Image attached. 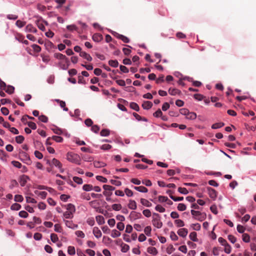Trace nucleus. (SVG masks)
<instances>
[{
  "label": "nucleus",
  "mask_w": 256,
  "mask_h": 256,
  "mask_svg": "<svg viewBox=\"0 0 256 256\" xmlns=\"http://www.w3.org/2000/svg\"><path fill=\"white\" fill-rule=\"evenodd\" d=\"M67 160L72 162L76 164H80L81 160L80 156L73 152H68L66 156Z\"/></svg>",
  "instance_id": "obj_1"
},
{
  "label": "nucleus",
  "mask_w": 256,
  "mask_h": 256,
  "mask_svg": "<svg viewBox=\"0 0 256 256\" xmlns=\"http://www.w3.org/2000/svg\"><path fill=\"white\" fill-rule=\"evenodd\" d=\"M161 218L159 214L154 213L152 216V224L154 226L158 228H160L162 226V222L160 220Z\"/></svg>",
  "instance_id": "obj_2"
},
{
  "label": "nucleus",
  "mask_w": 256,
  "mask_h": 256,
  "mask_svg": "<svg viewBox=\"0 0 256 256\" xmlns=\"http://www.w3.org/2000/svg\"><path fill=\"white\" fill-rule=\"evenodd\" d=\"M190 212L194 218L198 221L202 222L206 218V216L204 212L202 213L200 211H196L194 210H192Z\"/></svg>",
  "instance_id": "obj_3"
},
{
  "label": "nucleus",
  "mask_w": 256,
  "mask_h": 256,
  "mask_svg": "<svg viewBox=\"0 0 256 256\" xmlns=\"http://www.w3.org/2000/svg\"><path fill=\"white\" fill-rule=\"evenodd\" d=\"M19 156L21 160L23 161L26 164H28L30 161L29 156L26 152H24L20 151L19 154Z\"/></svg>",
  "instance_id": "obj_4"
},
{
  "label": "nucleus",
  "mask_w": 256,
  "mask_h": 256,
  "mask_svg": "<svg viewBox=\"0 0 256 256\" xmlns=\"http://www.w3.org/2000/svg\"><path fill=\"white\" fill-rule=\"evenodd\" d=\"M50 164L56 167H58L61 172H64V170L62 168V163L57 159L54 158L51 162L50 163Z\"/></svg>",
  "instance_id": "obj_5"
},
{
  "label": "nucleus",
  "mask_w": 256,
  "mask_h": 256,
  "mask_svg": "<svg viewBox=\"0 0 256 256\" xmlns=\"http://www.w3.org/2000/svg\"><path fill=\"white\" fill-rule=\"evenodd\" d=\"M142 215L140 212H138L134 211H132L130 213L129 218L131 220H134L140 218Z\"/></svg>",
  "instance_id": "obj_6"
},
{
  "label": "nucleus",
  "mask_w": 256,
  "mask_h": 256,
  "mask_svg": "<svg viewBox=\"0 0 256 256\" xmlns=\"http://www.w3.org/2000/svg\"><path fill=\"white\" fill-rule=\"evenodd\" d=\"M207 190L210 197L213 200L216 199L217 196V192L216 190L210 187H208Z\"/></svg>",
  "instance_id": "obj_7"
},
{
  "label": "nucleus",
  "mask_w": 256,
  "mask_h": 256,
  "mask_svg": "<svg viewBox=\"0 0 256 256\" xmlns=\"http://www.w3.org/2000/svg\"><path fill=\"white\" fill-rule=\"evenodd\" d=\"M29 177L26 175L23 174L20 177L19 182L22 186H24L26 184Z\"/></svg>",
  "instance_id": "obj_8"
},
{
  "label": "nucleus",
  "mask_w": 256,
  "mask_h": 256,
  "mask_svg": "<svg viewBox=\"0 0 256 256\" xmlns=\"http://www.w3.org/2000/svg\"><path fill=\"white\" fill-rule=\"evenodd\" d=\"M54 57L57 59L64 60L65 63H69V61L66 56L60 53H55L54 54Z\"/></svg>",
  "instance_id": "obj_9"
},
{
  "label": "nucleus",
  "mask_w": 256,
  "mask_h": 256,
  "mask_svg": "<svg viewBox=\"0 0 256 256\" xmlns=\"http://www.w3.org/2000/svg\"><path fill=\"white\" fill-rule=\"evenodd\" d=\"M114 36H116L118 38L122 40L124 43H128L130 42L129 38L128 37H126L124 35L119 34L117 32H115V34H114Z\"/></svg>",
  "instance_id": "obj_10"
},
{
  "label": "nucleus",
  "mask_w": 256,
  "mask_h": 256,
  "mask_svg": "<svg viewBox=\"0 0 256 256\" xmlns=\"http://www.w3.org/2000/svg\"><path fill=\"white\" fill-rule=\"evenodd\" d=\"M64 222L66 226L69 228L75 229L78 227V224H74L72 220H64Z\"/></svg>",
  "instance_id": "obj_11"
},
{
  "label": "nucleus",
  "mask_w": 256,
  "mask_h": 256,
  "mask_svg": "<svg viewBox=\"0 0 256 256\" xmlns=\"http://www.w3.org/2000/svg\"><path fill=\"white\" fill-rule=\"evenodd\" d=\"M178 234L180 236L184 238L187 236L188 234V230L186 228H182L178 230Z\"/></svg>",
  "instance_id": "obj_12"
},
{
  "label": "nucleus",
  "mask_w": 256,
  "mask_h": 256,
  "mask_svg": "<svg viewBox=\"0 0 256 256\" xmlns=\"http://www.w3.org/2000/svg\"><path fill=\"white\" fill-rule=\"evenodd\" d=\"M92 232L96 238H100L102 236V232L98 227L93 228Z\"/></svg>",
  "instance_id": "obj_13"
},
{
  "label": "nucleus",
  "mask_w": 256,
  "mask_h": 256,
  "mask_svg": "<svg viewBox=\"0 0 256 256\" xmlns=\"http://www.w3.org/2000/svg\"><path fill=\"white\" fill-rule=\"evenodd\" d=\"M65 207L67 211L71 212L72 214H74L76 212L75 206L72 204H68L66 205Z\"/></svg>",
  "instance_id": "obj_14"
},
{
  "label": "nucleus",
  "mask_w": 256,
  "mask_h": 256,
  "mask_svg": "<svg viewBox=\"0 0 256 256\" xmlns=\"http://www.w3.org/2000/svg\"><path fill=\"white\" fill-rule=\"evenodd\" d=\"M92 38L96 42H100L102 40L103 37L101 34L96 33L92 36Z\"/></svg>",
  "instance_id": "obj_15"
},
{
  "label": "nucleus",
  "mask_w": 256,
  "mask_h": 256,
  "mask_svg": "<svg viewBox=\"0 0 256 256\" xmlns=\"http://www.w3.org/2000/svg\"><path fill=\"white\" fill-rule=\"evenodd\" d=\"M80 56L90 62L92 61V56L85 52L82 51V52H80Z\"/></svg>",
  "instance_id": "obj_16"
},
{
  "label": "nucleus",
  "mask_w": 256,
  "mask_h": 256,
  "mask_svg": "<svg viewBox=\"0 0 256 256\" xmlns=\"http://www.w3.org/2000/svg\"><path fill=\"white\" fill-rule=\"evenodd\" d=\"M152 106V104L151 102L150 101H145L142 104V107L144 110H149Z\"/></svg>",
  "instance_id": "obj_17"
},
{
  "label": "nucleus",
  "mask_w": 256,
  "mask_h": 256,
  "mask_svg": "<svg viewBox=\"0 0 256 256\" xmlns=\"http://www.w3.org/2000/svg\"><path fill=\"white\" fill-rule=\"evenodd\" d=\"M128 207L131 210H136L137 208L136 202L134 200H130L128 204Z\"/></svg>",
  "instance_id": "obj_18"
},
{
  "label": "nucleus",
  "mask_w": 256,
  "mask_h": 256,
  "mask_svg": "<svg viewBox=\"0 0 256 256\" xmlns=\"http://www.w3.org/2000/svg\"><path fill=\"white\" fill-rule=\"evenodd\" d=\"M26 32H36L37 30L32 24H28L26 27Z\"/></svg>",
  "instance_id": "obj_19"
},
{
  "label": "nucleus",
  "mask_w": 256,
  "mask_h": 256,
  "mask_svg": "<svg viewBox=\"0 0 256 256\" xmlns=\"http://www.w3.org/2000/svg\"><path fill=\"white\" fill-rule=\"evenodd\" d=\"M168 93L172 96H175L176 94H180V91L176 88H170L168 90Z\"/></svg>",
  "instance_id": "obj_20"
},
{
  "label": "nucleus",
  "mask_w": 256,
  "mask_h": 256,
  "mask_svg": "<svg viewBox=\"0 0 256 256\" xmlns=\"http://www.w3.org/2000/svg\"><path fill=\"white\" fill-rule=\"evenodd\" d=\"M147 252L150 254L156 255L158 254V252L156 248L152 246H150L147 248Z\"/></svg>",
  "instance_id": "obj_21"
},
{
  "label": "nucleus",
  "mask_w": 256,
  "mask_h": 256,
  "mask_svg": "<svg viewBox=\"0 0 256 256\" xmlns=\"http://www.w3.org/2000/svg\"><path fill=\"white\" fill-rule=\"evenodd\" d=\"M96 221L98 224L101 225L104 224V218L102 216H98L96 218Z\"/></svg>",
  "instance_id": "obj_22"
},
{
  "label": "nucleus",
  "mask_w": 256,
  "mask_h": 256,
  "mask_svg": "<svg viewBox=\"0 0 256 256\" xmlns=\"http://www.w3.org/2000/svg\"><path fill=\"white\" fill-rule=\"evenodd\" d=\"M140 203L142 205L147 207H150L152 206L151 202H150L148 200L143 198L140 199Z\"/></svg>",
  "instance_id": "obj_23"
},
{
  "label": "nucleus",
  "mask_w": 256,
  "mask_h": 256,
  "mask_svg": "<svg viewBox=\"0 0 256 256\" xmlns=\"http://www.w3.org/2000/svg\"><path fill=\"white\" fill-rule=\"evenodd\" d=\"M134 188L136 190L142 192H148V188L144 186H134Z\"/></svg>",
  "instance_id": "obj_24"
},
{
  "label": "nucleus",
  "mask_w": 256,
  "mask_h": 256,
  "mask_svg": "<svg viewBox=\"0 0 256 256\" xmlns=\"http://www.w3.org/2000/svg\"><path fill=\"white\" fill-rule=\"evenodd\" d=\"M94 165L95 168H102L106 166V164L102 162L94 161Z\"/></svg>",
  "instance_id": "obj_25"
},
{
  "label": "nucleus",
  "mask_w": 256,
  "mask_h": 256,
  "mask_svg": "<svg viewBox=\"0 0 256 256\" xmlns=\"http://www.w3.org/2000/svg\"><path fill=\"white\" fill-rule=\"evenodd\" d=\"M56 101L60 104V106L61 108H63L64 110L68 111V108L66 107V103L64 102L62 100H56Z\"/></svg>",
  "instance_id": "obj_26"
},
{
  "label": "nucleus",
  "mask_w": 256,
  "mask_h": 256,
  "mask_svg": "<svg viewBox=\"0 0 256 256\" xmlns=\"http://www.w3.org/2000/svg\"><path fill=\"white\" fill-rule=\"evenodd\" d=\"M196 236H197V234L194 232H190V236H189L190 239L194 242H198V241Z\"/></svg>",
  "instance_id": "obj_27"
},
{
  "label": "nucleus",
  "mask_w": 256,
  "mask_h": 256,
  "mask_svg": "<svg viewBox=\"0 0 256 256\" xmlns=\"http://www.w3.org/2000/svg\"><path fill=\"white\" fill-rule=\"evenodd\" d=\"M4 90L6 91V92H7L9 94H12L14 92V88L12 86H8L6 87Z\"/></svg>",
  "instance_id": "obj_28"
},
{
  "label": "nucleus",
  "mask_w": 256,
  "mask_h": 256,
  "mask_svg": "<svg viewBox=\"0 0 256 256\" xmlns=\"http://www.w3.org/2000/svg\"><path fill=\"white\" fill-rule=\"evenodd\" d=\"M196 118V114L194 112H189L186 118L188 120H194Z\"/></svg>",
  "instance_id": "obj_29"
},
{
  "label": "nucleus",
  "mask_w": 256,
  "mask_h": 256,
  "mask_svg": "<svg viewBox=\"0 0 256 256\" xmlns=\"http://www.w3.org/2000/svg\"><path fill=\"white\" fill-rule=\"evenodd\" d=\"M133 116L138 121L143 120L144 122H147V119L146 118L142 117L140 116L136 112L133 113Z\"/></svg>",
  "instance_id": "obj_30"
},
{
  "label": "nucleus",
  "mask_w": 256,
  "mask_h": 256,
  "mask_svg": "<svg viewBox=\"0 0 256 256\" xmlns=\"http://www.w3.org/2000/svg\"><path fill=\"white\" fill-rule=\"evenodd\" d=\"M64 217L66 218L70 219L74 216V214L68 211H66L63 214Z\"/></svg>",
  "instance_id": "obj_31"
},
{
  "label": "nucleus",
  "mask_w": 256,
  "mask_h": 256,
  "mask_svg": "<svg viewBox=\"0 0 256 256\" xmlns=\"http://www.w3.org/2000/svg\"><path fill=\"white\" fill-rule=\"evenodd\" d=\"M108 64L112 67L117 68L118 66V62L117 60H110Z\"/></svg>",
  "instance_id": "obj_32"
},
{
  "label": "nucleus",
  "mask_w": 256,
  "mask_h": 256,
  "mask_svg": "<svg viewBox=\"0 0 256 256\" xmlns=\"http://www.w3.org/2000/svg\"><path fill=\"white\" fill-rule=\"evenodd\" d=\"M82 189L85 191L89 192L93 190V186L92 184H84L82 186Z\"/></svg>",
  "instance_id": "obj_33"
},
{
  "label": "nucleus",
  "mask_w": 256,
  "mask_h": 256,
  "mask_svg": "<svg viewBox=\"0 0 256 256\" xmlns=\"http://www.w3.org/2000/svg\"><path fill=\"white\" fill-rule=\"evenodd\" d=\"M130 107L131 108H132L137 112H138L140 110L138 105L136 103L134 102H132L130 103Z\"/></svg>",
  "instance_id": "obj_34"
},
{
  "label": "nucleus",
  "mask_w": 256,
  "mask_h": 256,
  "mask_svg": "<svg viewBox=\"0 0 256 256\" xmlns=\"http://www.w3.org/2000/svg\"><path fill=\"white\" fill-rule=\"evenodd\" d=\"M174 224L178 227H182L184 226V222L181 220H174Z\"/></svg>",
  "instance_id": "obj_35"
},
{
  "label": "nucleus",
  "mask_w": 256,
  "mask_h": 256,
  "mask_svg": "<svg viewBox=\"0 0 256 256\" xmlns=\"http://www.w3.org/2000/svg\"><path fill=\"white\" fill-rule=\"evenodd\" d=\"M224 126V123H223V122L215 123L212 125V129H217V128H220Z\"/></svg>",
  "instance_id": "obj_36"
},
{
  "label": "nucleus",
  "mask_w": 256,
  "mask_h": 256,
  "mask_svg": "<svg viewBox=\"0 0 256 256\" xmlns=\"http://www.w3.org/2000/svg\"><path fill=\"white\" fill-rule=\"evenodd\" d=\"M68 252L70 255H74L76 253L75 248L72 246H69L68 248Z\"/></svg>",
  "instance_id": "obj_37"
},
{
  "label": "nucleus",
  "mask_w": 256,
  "mask_h": 256,
  "mask_svg": "<svg viewBox=\"0 0 256 256\" xmlns=\"http://www.w3.org/2000/svg\"><path fill=\"white\" fill-rule=\"evenodd\" d=\"M120 236V232L116 230H112L111 236L114 238H116L117 237H118Z\"/></svg>",
  "instance_id": "obj_38"
},
{
  "label": "nucleus",
  "mask_w": 256,
  "mask_h": 256,
  "mask_svg": "<svg viewBox=\"0 0 256 256\" xmlns=\"http://www.w3.org/2000/svg\"><path fill=\"white\" fill-rule=\"evenodd\" d=\"M26 22H22L20 20H18L16 22V25L20 28H22L26 25Z\"/></svg>",
  "instance_id": "obj_39"
},
{
  "label": "nucleus",
  "mask_w": 256,
  "mask_h": 256,
  "mask_svg": "<svg viewBox=\"0 0 256 256\" xmlns=\"http://www.w3.org/2000/svg\"><path fill=\"white\" fill-rule=\"evenodd\" d=\"M51 138L58 142H61L63 140V138L60 136H54Z\"/></svg>",
  "instance_id": "obj_40"
},
{
  "label": "nucleus",
  "mask_w": 256,
  "mask_h": 256,
  "mask_svg": "<svg viewBox=\"0 0 256 256\" xmlns=\"http://www.w3.org/2000/svg\"><path fill=\"white\" fill-rule=\"evenodd\" d=\"M73 180L78 184H81L83 182V180L82 178L78 177V176H74Z\"/></svg>",
  "instance_id": "obj_41"
},
{
  "label": "nucleus",
  "mask_w": 256,
  "mask_h": 256,
  "mask_svg": "<svg viewBox=\"0 0 256 256\" xmlns=\"http://www.w3.org/2000/svg\"><path fill=\"white\" fill-rule=\"evenodd\" d=\"M191 227L194 230H200V224L198 223L193 224H191Z\"/></svg>",
  "instance_id": "obj_42"
},
{
  "label": "nucleus",
  "mask_w": 256,
  "mask_h": 256,
  "mask_svg": "<svg viewBox=\"0 0 256 256\" xmlns=\"http://www.w3.org/2000/svg\"><path fill=\"white\" fill-rule=\"evenodd\" d=\"M24 138L22 136H18L16 137V141L18 144H22L23 142Z\"/></svg>",
  "instance_id": "obj_43"
},
{
  "label": "nucleus",
  "mask_w": 256,
  "mask_h": 256,
  "mask_svg": "<svg viewBox=\"0 0 256 256\" xmlns=\"http://www.w3.org/2000/svg\"><path fill=\"white\" fill-rule=\"evenodd\" d=\"M21 208V206L17 203L14 204L11 206V209L12 210H18Z\"/></svg>",
  "instance_id": "obj_44"
},
{
  "label": "nucleus",
  "mask_w": 256,
  "mask_h": 256,
  "mask_svg": "<svg viewBox=\"0 0 256 256\" xmlns=\"http://www.w3.org/2000/svg\"><path fill=\"white\" fill-rule=\"evenodd\" d=\"M102 187L104 190H110L112 192L113 190H115V189H116L114 187L110 186V185H106V184L104 185Z\"/></svg>",
  "instance_id": "obj_45"
},
{
  "label": "nucleus",
  "mask_w": 256,
  "mask_h": 256,
  "mask_svg": "<svg viewBox=\"0 0 256 256\" xmlns=\"http://www.w3.org/2000/svg\"><path fill=\"white\" fill-rule=\"evenodd\" d=\"M177 208L180 211H184L186 210V206L184 204L180 203L178 204Z\"/></svg>",
  "instance_id": "obj_46"
},
{
  "label": "nucleus",
  "mask_w": 256,
  "mask_h": 256,
  "mask_svg": "<svg viewBox=\"0 0 256 256\" xmlns=\"http://www.w3.org/2000/svg\"><path fill=\"white\" fill-rule=\"evenodd\" d=\"M155 210L156 211L159 212H164L166 210L165 208L164 207H162L161 205H160V204H158L156 206Z\"/></svg>",
  "instance_id": "obj_47"
},
{
  "label": "nucleus",
  "mask_w": 256,
  "mask_h": 256,
  "mask_svg": "<svg viewBox=\"0 0 256 256\" xmlns=\"http://www.w3.org/2000/svg\"><path fill=\"white\" fill-rule=\"evenodd\" d=\"M50 239L53 242H56L58 240V238L57 234H50Z\"/></svg>",
  "instance_id": "obj_48"
},
{
  "label": "nucleus",
  "mask_w": 256,
  "mask_h": 256,
  "mask_svg": "<svg viewBox=\"0 0 256 256\" xmlns=\"http://www.w3.org/2000/svg\"><path fill=\"white\" fill-rule=\"evenodd\" d=\"M152 228L150 226H146L144 229V232L148 236H150L151 234Z\"/></svg>",
  "instance_id": "obj_49"
},
{
  "label": "nucleus",
  "mask_w": 256,
  "mask_h": 256,
  "mask_svg": "<svg viewBox=\"0 0 256 256\" xmlns=\"http://www.w3.org/2000/svg\"><path fill=\"white\" fill-rule=\"evenodd\" d=\"M112 208L114 210H120L122 209V206L120 204H114L112 205Z\"/></svg>",
  "instance_id": "obj_50"
},
{
  "label": "nucleus",
  "mask_w": 256,
  "mask_h": 256,
  "mask_svg": "<svg viewBox=\"0 0 256 256\" xmlns=\"http://www.w3.org/2000/svg\"><path fill=\"white\" fill-rule=\"evenodd\" d=\"M242 240L246 242H248L250 240V236L247 234H242Z\"/></svg>",
  "instance_id": "obj_51"
},
{
  "label": "nucleus",
  "mask_w": 256,
  "mask_h": 256,
  "mask_svg": "<svg viewBox=\"0 0 256 256\" xmlns=\"http://www.w3.org/2000/svg\"><path fill=\"white\" fill-rule=\"evenodd\" d=\"M18 182L16 180H11L10 188L12 189L18 186Z\"/></svg>",
  "instance_id": "obj_52"
},
{
  "label": "nucleus",
  "mask_w": 256,
  "mask_h": 256,
  "mask_svg": "<svg viewBox=\"0 0 256 256\" xmlns=\"http://www.w3.org/2000/svg\"><path fill=\"white\" fill-rule=\"evenodd\" d=\"M100 134L102 136H108L110 134V130L107 129H104L102 130Z\"/></svg>",
  "instance_id": "obj_53"
},
{
  "label": "nucleus",
  "mask_w": 256,
  "mask_h": 256,
  "mask_svg": "<svg viewBox=\"0 0 256 256\" xmlns=\"http://www.w3.org/2000/svg\"><path fill=\"white\" fill-rule=\"evenodd\" d=\"M24 198L22 195L16 194L14 196V201L16 202H22L23 201Z\"/></svg>",
  "instance_id": "obj_54"
},
{
  "label": "nucleus",
  "mask_w": 256,
  "mask_h": 256,
  "mask_svg": "<svg viewBox=\"0 0 256 256\" xmlns=\"http://www.w3.org/2000/svg\"><path fill=\"white\" fill-rule=\"evenodd\" d=\"M178 191L180 193L184 194H186L188 193V190L186 188L180 187L178 188Z\"/></svg>",
  "instance_id": "obj_55"
},
{
  "label": "nucleus",
  "mask_w": 256,
  "mask_h": 256,
  "mask_svg": "<svg viewBox=\"0 0 256 256\" xmlns=\"http://www.w3.org/2000/svg\"><path fill=\"white\" fill-rule=\"evenodd\" d=\"M38 120L43 122H47L48 121V118L47 116L44 115H41L38 116Z\"/></svg>",
  "instance_id": "obj_56"
},
{
  "label": "nucleus",
  "mask_w": 256,
  "mask_h": 256,
  "mask_svg": "<svg viewBox=\"0 0 256 256\" xmlns=\"http://www.w3.org/2000/svg\"><path fill=\"white\" fill-rule=\"evenodd\" d=\"M224 251L226 254H230L231 252V246L228 243L226 244L224 246Z\"/></svg>",
  "instance_id": "obj_57"
},
{
  "label": "nucleus",
  "mask_w": 256,
  "mask_h": 256,
  "mask_svg": "<svg viewBox=\"0 0 256 256\" xmlns=\"http://www.w3.org/2000/svg\"><path fill=\"white\" fill-rule=\"evenodd\" d=\"M32 47L36 52H38L41 50V48L37 44H34L32 46Z\"/></svg>",
  "instance_id": "obj_58"
},
{
  "label": "nucleus",
  "mask_w": 256,
  "mask_h": 256,
  "mask_svg": "<svg viewBox=\"0 0 256 256\" xmlns=\"http://www.w3.org/2000/svg\"><path fill=\"white\" fill-rule=\"evenodd\" d=\"M36 24H37L38 27L40 30H42V31L45 30V27H44V24L40 22V20L37 21Z\"/></svg>",
  "instance_id": "obj_59"
},
{
  "label": "nucleus",
  "mask_w": 256,
  "mask_h": 256,
  "mask_svg": "<svg viewBox=\"0 0 256 256\" xmlns=\"http://www.w3.org/2000/svg\"><path fill=\"white\" fill-rule=\"evenodd\" d=\"M117 228L120 230H123L124 228V224L122 222H119L116 224Z\"/></svg>",
  "instance_id": "obj_60"
},
{
  "label": "nucleus",
  "mask_w": 256,
  "mask_h": 256,
  "mask_svg": "<svg viewBox=\"0 0 256 256\" xmlns=\"http://www.w3.org/2000/svg\"><path fill=\"white\" fill-rule=\"evenodd\" d=\"M19 216L21 218H26L28 216V214L24 210H22L19 212Z\"/></svg>",
  "instance_id": "obj_61"
},
{
  "label": "nucleus",
  "mask_w": 256,
  "mask_h": 256,
  "mask_svg": "<svg viewBox=\"0 0 256 256\" xmlns=\"http://www.w3.org/2000/svg\"><path fill=\"white\" fill-rule=\"evenodd\" d=\"M142 214L145 216L147 218H149L151 216V212L150 210L148 209L144 210L142 212Z\"/></svg>",
  "instance_id": "obj_62"
},
{
  "label": "nucleus",
  "mask_w": 256,
  "mask_h": 256,
  "mask_svg": "<svg viewBox=\"0 0 256 256\" xmlns=\"http://www.w3.org/2000/svg\"><path fill=\"white\" fill-rule=\"evenodd\" d=\"M162 112L160 109H158L154 114V116L156 118L162 116Z\"/></svg>",
  "instance_id": "obj_63"
},
{
  "label": "nucleus",
  "mask_w": 256,
  "mask_h": 256,
  "mask_svg": "<svg viewBox=\"0 0 256 256\" xmlns=\"http://www.w3.org/2000/svg\"><path fill=\"white\" fill-rule=\"evenodd\" d=\"M76 235L82 238H84L85 236L84 234L81 230H77L75 232Z\"/></svg>",
  "instance_id": "obj_64"
}]
</instances>
